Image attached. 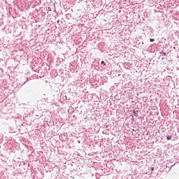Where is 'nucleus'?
Instances as JSON below:
<instances>
[{"label": "nucleus", "instance_id": "7ed1b4c3", "mask_svg": "<svg viewBox=\"0 0 179 179\" xmlns=\"http://www.w3.org/2000/svg\"><path fill=\"white\" fill-rule=\"evenodd\" d=\"M150 41L151 43H153V41H155V39L150 38Z\"/></svg>", "mask_w": 179, "mask_h": 179}, {"label": "nucleus", "instance_id": "f03ea898", "mask_svg": "<svg viewBox=\"0 0 179 179\" xmlns=\"http://www.w3.org/2000/svg\"><path fill=\"white\" fill-rule=\"evenodd\" d=\"M166 139H167V141H170V139H171V136H167Z\"/></svg>", "mask_w": 179, "mask_h": 179}, {"label": "nucleus", "instance_id": "39448f33", "mask_svg": "<svg viewBox=\"0 0 179 179\" xmlns=\"http://www.w3.org/2000/svg\"><path fill=\"white\" fill-rule=\"evenodd\" d=\"M153 170H155V168H152V171H153Z\"/></svg>", "mask_w": 179, "mask_h": 179}, {"label": "nucleus", "instance_id": "20e7f679", "mask_svg": "<svg viewBox=\"0 0 179 179\" xmlns=\"http://www.w3.org/2000/svg\"><path fill=\"white\" fill-rule=\"evenodd\" d=\"M101 64H103V65L106 66V63L104 62V61H102Z\"/></svg>", "mask_w": 179, "mask_h": 179}, {"label": "nucleus", "instance_id": "f257e3e1", "mask_svg": "<svg viewBox=\"0 0 179 179\" xmlns=\"http://www.w3.org/2000/svg\"><path fill=\"white\" fill-rule=\"evenodd\" d=\"M159 54L160 55H164V57H166V52L162 51V52H159Z\"/></svg>", "mask_w": 179, "mask_h": 179}]
</instances>
